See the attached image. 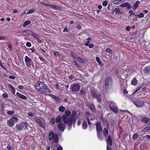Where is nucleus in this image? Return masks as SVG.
Segmentation results:
<instances>
[{
	"mask_svg": "<svg viewBox=\"0 0 150 150\" xmlns=\"http://www.w3.org/2000/svg\"><path fill=\"white\" fill-rule=\"evenodd\" d=\"M0 66L3 69H6V68L3 65L2 63L1 60H0Z\"/></svg>",
	"mask_w": 150,
	"mask_h": 150,
	"instance_id": "54",
	"label": "nucleus"
},
{
	"mask_svg": "<svg viewBox=\"0 0 150 150\" xmlns=\"http://www.w3.org/2000/svg\"><path fill=\"white\" fill-rule=\"evenodd\" d=\"M96 61L98 62L99 65L102 66L103 63L101 61H100V58L98 57H97L96 58Z\"/></svg>",
	"mask_w": 150,
	"mask_h": 150,
	"instance_id": "30",
	"label": "nucleus"
},
{
	"mask_svg": "<svg viewBox=\"0 0 150 150\" xmlns=\"http://www.w3.org/2000/svg\"><path fill=\"white\" fill-rule=\"evenodd\" d=\"M62 117L64 123L67 124L69 127L71 126L74 120L72 117L70 116H62Z\"/></svg>",
	"mask_w": 150,
	"mask_h": 150,
	"instance_id": "3",
	"label": "nucleus"
},
{
	"mask_svg": "<svg viewBox=\"0 0 150 150\" xmlns=\"http://www.w3.org/2000/svg\"><path fill=\"white\" fill-rule=\"evenodd\" d=\"M111 1L114 4H118L121 2H124L125 0H112Z\"/></svg>",
	"mask_w": 150,
	"mask_h": 150,
	"instance_id": "22",
	"label": "nucleus"
},
{
	"mask_svg": "<svg viewBox=\"0 0 150 150\" xmlns=\"http://www.w3.org/2000/svg\"><path fill=\"white\" fill-rule=\"evenodd\" d=\"M103 133L104 136L105 137V139L108 137V131L107 129L104 128L103 130Z\"/></svg>",
	"mask_w": 150,
	"mask_h": 150,
	"instance_id": "20",
	"label": "nucleus"
},
{
	"mask_svg": "<svg viewBox=\"0 0 150 150\" xmlns=\"http://www.w3.org/2000/svg\"><path fill=\"white\" fill-rule=\"evenodd\" d=\"M130 28L131 27L129 26H127L126 27L125 29L129 31L130 30Z\"/></svg>",
	"mask_w": 150,
	"mask_h": 150,
	"instance_id": "62",
	"label": "nucleus"
},
{
	"mask_svg": "<svg viewBox=\"0 0 150 150\" xmlns=\"http://www.w3.org/2000/svg\"><path fill=\"white\" fill-rule=\"evenodd\" d=\"M95 125H96V132H102V128L101 127L100 122L98 121L97 122Z\"/></svg>",
	"mask_w": 150,
	"mask_h": 150,
	"instance_id": "10",
	"label": "nucleus"
},
{
	"mask_svg": "<svg viewBox=\"0 0 150 150\" xmlns=\"http://www.w3.org/2000/svg\"><path fill=\"white\" fill-rule=\"evenodd\" d=\"M18 88L20 89H23V86L21 85H19L18 86Z\"/></svg>",
	"mask_w": 150,
	"mask_h": 150,
	"instance_id": "63",
	"label": "nucleus"
},
{
	"mask_svg": "<svg viewBox=\"0 0 150 150\" xmlns=\"http://www.w3.org/2000/svg\"><path fill=\"white\" fill-rule=\"evenodd\" d=\"M6 113L8 115H13L14 114V112L13 111H8Z\"/></svg>",
	"mask_w": 150,
	"mask_h": 150,
	"instance_id": "43",
	"label": "nucleus"
},
{
	"mask_svg": "<svg viewBox=\"0 0 150 150\" xmlns=\"http://www.w3.org/2000/svg\"><path fill=\"white\" fill-rule=\"evenodd\" d=\"M56 121L55 119L54 118H52L50 120V123L52 125H53L55 123Z\"/></svg>",
	"mask_w": 150,
	"mask_h": 150,
	"instance_id": "44",
	"label": "nucleus"
},
{
	"mask_svg": "<svg viewBox=\"0 0 150 150\" xmlns=\"http://www.w3.org/2000/svg\"><path fill=\"white\" fill-rule=\"evenodd\" d=\"M65 108L63 106H60L58 110L59 111L62 113L65 110Z\"/></svg>",
	"mask_w": 150,
	"mask_h": 150,
	"instance_id": "29",
	"label": "nucleus"
},
{
	"mask_svg": "<svg viewBox=\"0 0 150 150\" xmlns=\"http://www.w3.org/2000/svg\"><path fill=\"white\" fill-rule=\"evenodd\" d=\"M138 83V81L136 78H134L131 82V83L134 86L137 85Z\"/></svg>",
	"mask_w": 150,
	"mask_h": 150,
	"instance_id": "28",
	"label": "nucleus"
},
{
	"mask_svg": "<svg viewBox=\"0 0 150 150\" xmlns=\"http://www.w3.org/2000/svg\"><path fill=\"white\" fill-rule=\"evenodd\" d=\"M25 61L26 66L29 68H30L31 67H34L33 63L32 60L27 56H26L25 58Z\"/></svg>",
	"mask_w": 150,
	"mask_h": 150,
	"instance_id": "6",
	"label": "nucleus"
},
{
	"mask_svg": "<svg viewBox=\"0 0 150 150\" xmlns=\"http://www.w3.org/2000/svg\"><path fill=\"white\" fill-rule=\"evenodd\" d=\"M2 96L4 98H7L8 97V95L7 93H4L2 94Z\"/></svg>",
	"mask_w": 150,
	"mask_h": 150,
	"instance_id": "58",
	"label": "nucleus"
},
{
	"mask_svg": "<svg viewBox=\"0 0 150 150\" xmlns=\"http://www.w3.org/2000/svg\"><path fill=\"white\" fill-rule=\"evenodd\" d=\"M135 16H137L140 18H141L144 17V15L143 13L142 12L138 15H135Z\"/></svg>",
	"mask_w": 150,
	"mask_h": 150,
	"instance_id": "41",
	"label": "nucleus"
},
{
	"mask_svg": "<svg viewBox=\"0 0 150 150\" xmlns=\"http://www.w3.org/2000/svg\"><path fill=\"white\" fill-rule=\"evenodd\" d=\"M35 11V8H33L31 9H30L26 13V14H30L32 13H33Z\"/></svg>",
	"mask_w": 150,
	"mask_h": 150,
	"instance_id": "38",
	"label": "nucleus"
},
{
	"mask_svg": "<svg viewBox=\"0 0 150 150\" xmlns=\"http://www.w3.org/2000/svg\"><path fill=\"white\" fill-rule=\"evenodd\" d=\"M120 6L122 7H126L129 9L131 8V6L130 4L127 2H125L120 4Z\"/></svg>",
	"mask_w": 150,
	"mask_h": 150,
	"instance_id": "16",
	"label": "nucleus"
},
{
	"mask_svg": "<svg viewBox=\"0 0 150 150\" xmlns=\"http://www.w3.org/2000/svg\"><path fill=\"white\" fill-rule=\"evenodd\" d=\"M134 104L136 105V106L139 108L142 107L144 105V101H133Z\"/></svg>",
	"mask_w": 150,
	"mask_h": 150,
	"instance_id": "12",
	"label": "nucleus"
},
{
	"mask_svg": "<svg viewBox=\"0 0 150 150\" xmlns=\"http://www.w3.org/2000/svg\"><path fill=\"white\" fill-rule=\"evenodd\" d=\"M94 46V45L93 44L91 43L90 44H88V47L90 48H91L93 47Z\"/></svg>",
	"mask_w": 150,
	"mask_h": 150,
	"instance_id": "56",
	"label": "nucleus"
},
{
	"mask_svg": "<svg viewBox=\"0 0 150 150\" xmlns=\"http://www.w3.org/2000/svg\"><path fill=\"white\" fill-rule=\"evenodd\" d=\"M140 2L139 1H137L135 3H134V4L133 6L134 8H133V9L134 10H136V8L138 7L139 4Z\"/></svg>",
	"mask_w": 150,
	"mask_h": 150,
	"instance_id": "31",
	"label": "nucleus"
},
{
	"mask_svg": "<svg viewBox=\"0 0 150 150\" xmlns=\"http://www.w3.org/2000/svg\"><path fill=\"white\" fill-rule=\"evenodd\" d=\"M138 136V135L137 134H135L133 135V138L134 139H136L137 138Z\"/></svg>",
	"mask_w": 150,
	"mask_h": 150,
	"instance_id": "50",
	"label": "nucleus"
},
{
	"mask_svg": "<svg viewBox=\"0 0 150 150\" xmlns=\"http://www.w3.org/2000/svg\"><path fill=\"white\" fill-rule=\"evenodd\" d=\"M49 6L50 7V8H52L54 10L58 9L59 8V6L53 4H50Z\"/></svg>",
	"mask_w": 150,
	"mask_h": 150,
	"instance_id": "26",
	"label": "nucleus"
},
{
	"mask_svg": "<svg viewBox=\"0 0 150 150\" xmlns=\"http://www.w3.org/2000/svg\"><path fill=\"white\" fill-rule=\"evenodd\" d=\"M54 99H55L57 102L59 103L61 101V100L57 96H56Z\"/></svg>",
	"mask_w": 150,
	"mask_h": 150,
	"instance_id": "47",
	"label": "nucleus"
},
{
	"mask_svg": "<svg viewBox=\"0 0 150 150\" xmlns=\"http://www.w3.org/2000/svg\"><path fill=\"white\" fill-rule=\"evenodd\" d=\"M58 127L60 131L63 132L65 129V125L63 123H60L58 124Z\"/></svg>",
	"mask_w": 150,
	"mask_h": 150,
	"instance_id": "14",
	"label": "nucleus"
},
{
	"mask_svg": "<svg viewBox=\"0 0 150 150\" xmlns=\"http://www.w3.org/2000/svg\"><path fill=\"white\" fill-rule=\"evenodd\" d=\"M55 120L57 123H60L61 122H62L61 116L60 115L57 116L55 119Z\"/></svg>",
	"mask_w": 150,
	"mask_h": 150,
	"instance_id": "19",
	"label": "nucleus"
},
{
	"mask_svg": "<svg viewBox=\"0 0 150 150\" xmlns=\"http://www.w3.org/2000/svg\"><path fill=\"white\" fill-rule=\"evenodd\" d=\"M8 86L10 88L11 91L14 94H15L16 91L15 88L10 84H8Z\"/></svg>",
	"mask_w": 150,
	"mask_h": 150,
	"instance_id": "27",
	"label": "nucleus"
},
{
	"mask_svg": "<svg viewBox=\"0 0 150 150\" xmlns=\"http://www.w3.org/2000/svg\"><path fill=\"white\" fill-rule=\"evenodd\" d=\"M87 107L93 112H95L96 111L95 106L94 104L91 103L87 102Z\"/></svg>",
	"mask_w": 150,
	"mask_h": 150,
	"instance_id": "9",
	"label": "nucleus"
},
{
	"mask_svg": "<svg viewBox=\"0 0 150 150\" xmlns=\"http://www.w3.org/2000/svg\"><path fill=\"white\" fill-rule=\"evenodd\" d=\"M143 72L145 74L149 75L150 74V66H146L143 70Z\"/></svg>",
	"mask_w": 150,
	"mask_h": 150,
	"instance_id": "15",
	"label": "nucleus"
},
{
	"mask_svg": "<svg viewBox=\"0 0 150 150\" xmlns=\"http://www.w3.org/2000/svg\"><path fill=\"white\" fill-rule=\"evenodd\" d=\"M108 104L109 105L110 110L115 114L117 113L118 112V108L116 103L111 101H109Z\"/></svg>",
	"mask_w": 150,
	"mask_h": 150,
	"instance_id": "2",
	"label": "nucleus"
},
{
	"mask_svg": "<svg viewBox=\"0 0 150 150\" xmlns=\"http://www.w3.org/2000/svg\"><path fill=\"white\" fill-rule=\"evenodd\" d=\"M28 126V124L26 122H22L18 124L16 127V129L18 131L22 130L24 128H26Z\"/></svg>",
	"mask_w": 150,
	"mask_h": 150,
	"instance_id": "7",
	"label": "nucleus"
},
{
	"mask_svg": "<svg viewBox=\"0 0 150 150\" xmlns=\"http://www.w3.org/2000/svg\"><path fill=\"white\" fill-rule=\"evenodd\" d=\"M8 77L12 79H14L15 78V76H13L10 75L8 77Z\"/></svg>",
	"mask_w": 150,
	"mask_h": 150,
	"instance_id": "59",
	"label": "nucleus"
},
{
	"mask_svg": "<svg viewBox=\"0 0 150 150\" xmlns=\"http://www.w3.org/2000/svg\"><path fill=\"white\" fill-rule=\"evenodd\" d=\"M48 139L50 141H53L54 142L57 143L58 142L59 138L58 135L55 134H54L53 132H50L48 136Z\"/></svg>",
	"mask_w": 150,
	"mask_h": 150,
	"instance_id": "4",
	"label": "nucleus"
},
{
	"mask_svg": "<svg viewBox=\"0 0 150 150\" xmlns=\"http://www.w3.org/2000/svg\"><path fill=\"white\" fill-rule=\"evenodd\" d=\"M16 95L18 98H19L21 99L24 100H26L27 99V98L26 97V96L18 92H17L16 93Z\"/></svg>",
	"mask_w": 150,
	"mask_h": 150,
	"instance_id": "18",
	"label": "nucleus"
},
{
	"mask_svg": "<svg viewBox=\"0 0 150 150\" xmlns=\"http://www.w3.org/2000/svg\"><path fill=\"white\" fill-rule=\"evenodd\" d=\"M69 78L70 79L72 80L74 79V76L72 75H71L69 76Z\"/></svg>",
	"mask_w": 150,
	"mask_h": 150,
	"instance_id": "61",
	"label": "nucleus"
},
{
	"mask_svg": "<svg viewBox=\"0 0 150 150\" xmlns=\"http://www.w3.org/2000/svg\"><path fill=\"white\" fill-rule=\"evenodd\" d=\"M38 122L39 123V125L41 127L45 128V125L44 124L40 121H38Z\"/></svg>",
	"mask_w": 150,
	"mask_h": 150,
	"instance_id": "39",
	"label": "nucleus"
},
{
	"mask_svg": "<svg viewBox=\"0 0 150 150\" xmlns=\"http://www.w3.org/2000/svg\"><path fill=\"white\" fill-rule=\"evenodd\" d=\"M30 50L33 52H35L36 51V50L33 47L30 48Z\"/></svg>",
	"mask_w": 150,
	"mask_h": 150,
	"instance_id": "64",
	"label": "nucleus"
},
{
	"mask_svg": "<svg viewBox=\"0 0 150 150\" xmlns=\"http://www.w3.org/2000/svg\"><path fill=\"white\" fill-rule=\"evenodd\" d=\"M77 60H78L79 62H81L82 63H84V60L82 59V58L78 57L76 59Z\"/></svg>",
	"mask_w": 150,
	"mask_h": 150,
	"instance_id": "33",
	"label": "nucleus"
},
{
	"mask_svg": "<svg viewBox=\"0 0 150 150\" xmlns=\"http://www.w3.org/2000/svg\"><path fill=\"white\" fill-rule=\"evenodd\" d=\"M31 31L30 30H25L22 32L21 35L25 36L30 35Z\"/></svg>",
	"mask_w": 150,
	"mask_h": 150,
	"instance_id": "17",
	"label": "nucleus"
},
{
	"mask_svg": "<svg viewBox=\"0 0 150 150\" xmlns=\"http://www.w3.org/2000/svg\"><path fill=\"white\" fill-rule=\"evenodd\" d=\"M76 112L75 111H73L72 112V115L71 116L72 117L74 120V116L76 114Z\"/></svg>",
	"mask_w": 150,
	"mask_h": 150,
	"instance_id": "42",
	"label": "nucleus"
},
{
	"mask_svg": "<svg viewBox=\"0 0 150 150\" xmlns=\"http://www.w3.org/2000/svg\"><path fill=\"white\" fill-rule=\"evenodd\" d=\"M35 88L38 91L42 93L46 94L48 92V90L45 84L40 81H39L36 83Z\"/></svg>",
	"mask_w": 150,
	"mask_h": 150,
	"instance_id": "1",
	"label": "nucleus"
},
{
	"mask_svg": "<svg viewBox=\"0 0 150 150\" xmlns=\"http://www.w3.org/2000/svg\"><path fill=\"white\" fill-rule=\"evenodd\" d=\"M102 5L104 6H106L107 5V1L106 0L104 1L102 3Z\"/></svg>",
	"mask_w": 150,
	"mask_h": 150,
	"instance_id": "52",
	"label": "nucleus"
},
{
	"mask_svg": "<svg viewBox=\"0 0 150 150\" xmlns=\"http://www.w3.org/2000/svg\"><path fill=\"white\" fill-rule=\"evenodd\" d=\"M150 129H149L148 127H146L142 131V132H144L146 131H147L149 130Z\"/></svg>",
	"mask_w": 150,
	"mask_h": 150,
	"instance_id": "48",
	"label": "nucleus"
},
{
	"mask_svg": "<svg viewBox=\"0 0 150 150\" xmlns=\"http://www.w3.org/2000/svg\"><path fill=\"white\" fill-rule=\"evenodd\" d=\"M129 13H130V14L129 15V16H132V15H135H135L134 14V13L133 12V11L132 10H130L129 11Z\"/></svg>",
	"mask_w": 150,
	"mask_h": 150,
	"instance_id": "45",
	"label": "nucleus"
},
{
	"mask_svg": "<svg viewBox=\"0 0 150 150\" xmlns=\"http://www.w3.org/2000/svg\"><path fill=\"white\" fill-rule=\"evenodd\" d=\"M142 121L145 123H147L150 122V119L148 117H144L142 119Z\"/></svg>",
	"mask_w": 150,
	"mask_h": 150,
	"instance_id": "24",
	"label": "nucleus"
},
{
	"mask_svg": "<svg viewBox=\"0 0 150 150\" xmlns=\"http://www.w3.org/2000/svg\"><path fill=\"white\" fill-rule=\"evenodd\" d=\"M106 52L109 53L110 54H112L113 53V51L109 48H107L105 50Z\"/></svg>",
	"mask_w": 150,
	"mask_h": 150,
	"instance_id": "40",
	"label": "nucleus"
},
{
	"mask_svg": "<svg viewBox=\"0 0 150 150\" xmlns=\"http://www.w3.org/2000/svg\"><path fill=\"white\" fill-rule=\"evenodd\" d=\"M30 35L33 36V37H34L36 39L39 37V36L38 34L35 33L33 32H31V33Z\"/></svg>",
	"mask_w": 150,
	"mask_h": 150,
	"instance_id": "34",
	"label": "nucleus"
},
{
	"mask_svg": "<svg viewBox=\"0 0 150 150\" xmlns=\"http://www.w3.org/2000/svg\"><path fill=\"white\" fill-rule=\"evenodd\" d=\"M87 40L88 41H87V42H86L84 44V45L85 46H88V44H89V43L90 42V40H92V39H91V38L89 37H88V38H87Z\"/></svg>",
	"mask_w": 150,
	"mask_h": 150,
	"instance_id": "35",
	"label": "nucleus"
},
{
	"mask_svg": "<svg viewBox=\"0 0 150 150\" xmlns=\"http://www.w3.org/2000/svg\"><path fill=\"white\" fill-rule=\"evenodd\" d=\"M97 101L99 103H100L101 102V98L100 96H99L98 97H97Z\"/></svg>",
	"mask_w": 150,
	"mask_h": 150,
	"instance_id": "49",
	"label": "nucleus"
},
{
	"mask_svg": "<svg viewBox=\"0 0 150 150\" xmlns=\"http://www.w3.org/2000/svg\"><path fill=\"white\" fill-rule=\"evenodd\" d=\"M26 45L28 47H30L31 46V43L29 42H26Z\"/></svg>",
	"mask_w": 150,
	"mask_h": 150,
	"instance_id": "53",
	"label": "nucleus"
},
{
	"mask_svg": "<svg viewBox=\"0 0 150 150\" xmlns=\"http://www.w3.org/2000/svg\"><path fill=\"white\" fill-rule=\"evenodd\" d=\"M65 114L63 115L62 116H71V112L69 110H66L64 112Z\"/></svg>",
	"mask_w": 150,
	"mask_h": 150,
	"instance_id": "25",
	"label": "nucleus"
},
{
	"mask_svg": "<svg viewBox=\"0 0 150 150\" xmlns=\"http://www.w3.org/2000/svg\"><path fill=\"white\" fill-rule=\"evenodd\" d=\"M114 12H115V13L117 14H121L122 12L120 11V9L115 8L114 11Z\"/></svg>",
	"mask_w": 150,
	"mask_h": 150,
	"instance_id": "32",
	"label": "nucleus"
},
{
	"mask_svg": "<svg viewBox=\"0 0 150 150\" xmlns=\"http://www.w3.org/2000/svg\"><path fill=\"white\" fill-rule=\"evenodd\" d=\"M57 150H63L62 147L59 144H58L57 145Z\"/></svg>",
	"mask_w": 150,
	"mask_h": 150,
	"instance_id": "46",
	"label": "nucleus"
},
{
	"mask_svg": "<svg viewBox=\"0 0 150 150\" xmlns=\"http://www.w3.org/2000/svg\"><path fill=\"white\" fill-rule=\"evenodd\" d=\"M18 119L17 117H12L7 121V124L10 127H13L14 125L15 122L18 121Z\"/></svg>",
	"mask_w": 150,
	"mask_h": 150,
	"instance_id": "5",
	"label": "nucleus"
},
{
	"mask_svg": "<svg viewBox=\"0 0 150 150\" xmlns=\"http://www.w3.org/2000/svg\"><path fill=\"white\" fill-rule=\"evenodd\" d=\"M101 132H97V137L100 140H102L103 138V136L102 135Z\"/></svg>",
	"mask_w": 150,
	"mask_h": 150,
	"instance_id": "21",
	"label": "nucleus"
},
{
	"mask_svg": "<svg viewBox=\"0 0 150 150\" xmlns=\"http://www.w3.org/2000/svg\"><path fill=\"white\" fill-rule=\"evenodd\" d=\"M80 86L78 83H75L73 85L71 86V90L73 92H76L79 90Z\"/></svg>",
	"mask_w": 150,
	"mask_h": 150,
	"instance_id": "11",
	"label": "nucleus"
},
{
	"mask_svg": "<svg viewBox=\"0 0 150 150\" xmlns=\"http://www.w3.org/2000/svg\"><path fill=\"white\" fill-rule=\"evenodd\" d=\"M80 93L81 95H84L85 94L86 92L82 90H80Z\"/></svg>",
	"mask_w": 150,
	"mask_h": 150,
	"instance_id": "55",
	"label": "nucleus"
},
{
	"mask_svg": "<svg viewBox=\"0 0 150 150\" xmlns=\"http://www.w3.org/2000/svg\"><path fill=\"white\" fill-rule=\"evenodd\" d=\"M112 83V81L111 78L109 77L106 78L105 80V86L107 89L108 88V86Z\"/></svg>",
	"mask_w": 150,
	"mask_h": 150,
	"instance_id": "8",
	"label": "nucleus"
},
{
	"mask_svg": "<svg viewBox=\"0 0 150 150\" xmlns=\"http://www.w3.org/2000/svg\"><path fill=\"white\" fill-rule=\"evenodd\" d=\"M91 95L93 97L95 98L96 97V94L94 91L91 92Z\"/></svg>",
	"mask_w": 150,
	"mask_h": 150,
	"instance_id": "57",
	"label": "nucleus"
},
{
	"mask_svg": "<svg viewBox=\"0 0 150 150\" xmlns=\"http://www.w3.org/2000/svg\"><path fill=\"white\" fill-rule=\"evenodd\" d=\"M31 22L30 21H25L23 25V27H25L27 25L30 24Z\"/></svg>",
	"mask_w": 150,
	"mask_h": 150,
	"instance_id": "37",
	"label": "nucleus"
},
{
	"mask_svg": "<svg viewBox=\"0 0 150 150\" xmlns=\"http://www.w3.org/2000/svg\"><path fill=\"white\" fill-rule=\"evenodd\" d=\"M88 127L87 122L86 121L84 120L82 123V127L83 129H86Z\"/></svg>",
	"mask_w": 150,
	"mask_h": 150,
	"instance_id": "23",
	"label": "nucleus"
},
{
	"mask_svg": "<svg viewBox=\"0 0 150 150\" xmlns=\"http://www.w3.org/2000/svg\"><path fill=\"white\" fill-rule=\"evenodd\" d=\"M27 113L29 116L32 117L34 115V114L31 112H28Z\"/></svg>",
	"mask_w": 150,
	"mask_h": 150,
	"instance_id": "60",
	"label": "nucleus"
},
{
	"mask_svg": "<svg viewBox=\"0 0 150 150\" xmlns=\"http://www.w3.org/2000/svg\"><path fill=\"white\" fill-rule=\"evenodd\" d=\"M105 139L106 141L107 146H112V142L111 136L110 135H109L106 139Z\"/></svg>",
	"mask_w": 150,
	"mask_h": 150,
	"instance_id": "13",
	"label": "nucleus"
},
{
	"mask_svg": "<svg viewBox=\"0 0 150 150\" xmlns=\"http://www.w3.org/2000/svg\"><path fill=\"white\" fill-rule=\"evenodd\" d=\"M70 54L75 59H76V58L78 57V56L73 51H71L70 52Z\"/></svg>",
	"mask_w": 150,
	"mask_h": 150,
	"instance_id": "36",
	"label": "nucleus"
},
{
	"mask_svg": "<svg viewBox=\"0 0 150 150\" xmlns=\"http://www.w3.org/2000/svg\"><path fill=\"white\" fill-rule=\"evenodd\" d=\"M54 54L55 56L58 57L59 56V52L57 51H54Z\"/></svg>",
	"mask_w": 150,
	"mask_h": 150,
	"instance_id": "51",
	"label": "nucleus"
}]
</instances>
